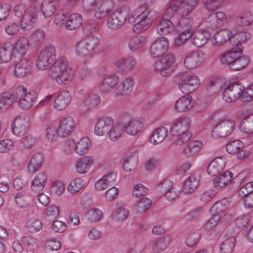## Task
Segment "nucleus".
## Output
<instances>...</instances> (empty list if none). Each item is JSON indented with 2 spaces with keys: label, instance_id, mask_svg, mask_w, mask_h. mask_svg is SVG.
Masks as SVG:
<instances>
[{
  "label": "nucleus",
  "instance_id": "57",
  "mask_svg": "<svg viewBox=\"0 0 253 253\" xmlns=\"http://www.w3.org/2000/svg\"><path fill=\"white\" fill-rule=\"evenodd\" d=\"M97 28L96 22L93 20L85 21L83 25V30L85 35L90 36Z\"/></svg>",
  "mask_w": 253,
  "mask_h": 253
},
{
  "label": "nucleus",
  "instance_id": "36",
  "mask_svg": "<svg viewBox=\"0 0 253 253\" xmlns=\"http://www.w3.org/2000/svg\"><path fill=\"white\" fill-rule=\"evenodd\" d=\"M229 205L228 200L226 198L218 201L215 202L211 207V213L214 216H218L225 211Z\"/></svg>",
  "mask_w": 253,
  "mask_h": 253
},
{
  "label": "nucleus",
  "instance_id": "43",
  "mask_svg": "<svg viewBox=\"0 0 253 253\" xmlns=\"http://www.w3.org/2000/svg\"><path fill=\"white\" fill-rule=\"evenodd\" d=\"M232 173L226 171L213 179V184L216 188H222L225 186L232 178Z\"/></svg>",
  "mask_w": 253,
  "mask_h": 253
},
{
  "label": "nucleus",
  "instance_id": "56",
  "mask_svg": "<svg viewBox=\"0 0 253 253\" xmlns=\"http://www.w3.org/2000/svg\"><path fill=\"white\" fill-rule=\"evenodd\" d=\"M83 180L80 178H76L70 182L67 187L68 191L71 194H74L80 191L84 187Z\"/></svg>",
  "mask_w": 253,
  "mask_h": 253
},
{
  "label": "nucleus",
  "instance_id": "34",
  "mask_svg": "<svg viewBox=\"0 0 253 253\" xmlns=\"http://www.w3.org/2000/svg\"><path fill=\"white\" fill-rule=\"evenodd\" d=\"M147 42V38L143 36H136L131 38L128 42L129 49L135 52L142 48Z\"/></svg>",
  "mask_w": 253,
  "mask_h": 253
},
{
  "label": "nucleus",
  "instance_id": "62",
  "mask_svg": "<svg viewBox=\"0 0 253 253\" xmlns=\"http://www.w3.org/2000/svg\"><path fill=\"white\" fill-rule=\"evenodd\" d=\"M59 215V209L56 206H49L46 208L45 217L47 220L55 219Z\"/></svg>",
  "mask_w": 253,
  "mask_h": 253
},
{
  "label": "nucleus",
  "instance_id": "18",
  "mask_svg": "<svg viewBox=\"0 0 253 253\" xmlns=\"http://www.w3.org/2000/svg\"><path fill=\"white\" fill-rule=\"evenodd\" d=\"M190 119L188 118H181L176 120L170 129L172 135L178 136L184 133H190L188 130L190 126Z\"/></svg>",
  "mask_w": 253,
  "mask_h": 253
},
{
  "label": "nucleus",
  "instance_id": "19",
  "mask_svg": "<svg viewBox=\"0 0 253 253\" xmlns=\"http://www.w3.org/2000/svg\"><path fill=\"white\" fill-rule=\"evenodd\" d=\"M32 61L29 59H22L15 65L14 75L16 77H24L32 72Z\"/></svg>",
  "mask_w": 253,
  "mask_h": 253
},
{
  "label": "nucleus",
  "instance_id": "59",
  "mask_svg": "<svg viewBox=\"0 0 253 253\" xmlns=\"http://www.w3.org/2000/svg\"><path fill=\"white\" fill-rule=\"evenodd\" d=\"M42 225L40 220L31 218L27 222V227L31 232H37L40 231L42 228Z\"/></svg>",
  "mask_w": 253,
  "mask_h": 253
},
{
  "label": "nucleus",
  "instance_id": "44",
  "mask_svg": "<svg viewBox=\"0 0 253 253\" xmlns=\"http://www.w3.org/2000/svg\"><path fill=\"white\" fill-rule=\"evenodd\" d=\"M202 146V143L200 141H192L184 149V153L189 157H194L199 152Z\"/></svg>",
  "mask_w": 253,
  "mask_h": 253
},
{
  "label": "nucleus",
  "instance_id": "10",
  "mask_svg": "<svg viewBox=\"0 0 253 253\" xmlns=\"http://www.w3.org/2000/svg\"><path fill=\"white\" fill-rule=\"evenodd\" d=\"M55 61V47L49 45L41 50L38 56L36 64L39 69L44 70L53 65Z\"/></svg>",
  "mask_w": 253,
  "mask_h": 253
},
{
  "label": "nucleus",
  "instance_id": "26",
  "mask_svg": "<svg viewBox=\"0 0 253 253\" xmlns=\"http://www.w3.org/2000/svg\"><path fill=\"white\" fill-rule=\"evenodd\" d=\"M244 143L239 140L231 141L226 146V149L229 154H236L237 159H242L245 156V153L243 150Z\"/></svg>",
  "mask_w": 253,
  "mask_h": 253
},
{
  "label": "nucleus",
  "instance_id": "61",
  "mask_svg": "<svg viewBox=\"0 0 253 253\" xmlns=\"http://www.w3.org/2000/svg\"><path fill=\"white\" fill-rule=\"evenodd\" d=\"M222 87V83L219 80L211 81L207 87V91L210 95L218 92Z\"/></svg>",
  "mask_w": 253,
  "mask_h": 253
},
{
  "label": "nucleus",
  "instance_id": "23",
  "mask_svg": "<svg viewBox=\"0 0 253 253\" xmlns=\"http://www.w3.org/2000/svg\"><path fill=\"white\" fill-rule=\"evenodd\" d=\"M136 65V59L132 56L119 59L115 62L118 68L125 72L132 71Z\"/></svg>",
  "mask_w": 253,
  "mask_h": 253
},
{
  "label": "nucleus",
  "instance_id": "53",
  "mask_svg": "<svg viewBox=\"0 0 253 253\" xmlns=\"http://www.w3.org/2000/svg\"><path fill=\"white\" fill-rule=\"evenodd\" d=\"M38 141L37 137L27 135L22 137L19 141V147L22 149H28L33 147Z\"/></svg>",
  "mask_w": 253,
  "mask_h": 253
},
{
  "label": "nucleus",
  "instance_id": "16",
  "mask_svg": "<svg viewBox=\"0 0 253 253\" xmlns=\"http://www.w3.org/2000/svg\"><path fill=\"white\" fill-rule=\"evenodd\" d=\"M168 48V39L161 37L157 39L152 43L150 48V53L151 56L154 58L158 57L165 53Z\"/></svg>",
  "mask_w": 253,
  "mask_h": 253
},
{
  "label": "nucleus",
  "instance_id": "29",
  "mask_svg": "<svg viewBox=\"0 0 253 253\" xmlns=\"http://www.w3.org/2000/svg\"><path fill=\"white\" fill-rule=\"evenodd\" d=\"M200 176L196 173L191 174L184 182L183 191L185 193H191L194 191L199 185Z\"/></svg>",
  "mask_w": 253,
  "mask_h": 253
},
{
  "label": "nucleus",
  "instance_id": "40",
  "mask_svg": "<svg viewBox=\"0 0 253 253\" xmlns=\"http://www.w3.org/2000/svg\"><path fill=\"white\" fill-rule=\"evenodd\" d=\"M174 30L173 24L168 19L162 20L157 27V30L160 35H167Z\"/></svg>",
  "mask_w": 253,
  "mask_h": 253
},
{
  "label": "nucleus",
  "instance_id": "20",
  "mask_svg": "<svg viewBox=\"0 0 253 253\" xmlns=\"http://www.w3.org/2000/svg\"><path fill=\"white\" fill-rule=\"evenodd\" d=\"M114 125V121L110 117H103L96 123L94 133L98 136L108 135L111 126Z\"/></svg>",
  "mask_w": 253,
  "mask_h": 253
},
{
  "label": "nucleus",
  "instance_id": "30",
  "mask_svg": "<svg viewBox=\"0 0 253 253\" xmlns=\"http://www.w3.org/2000/svg\"><path fill=\"white\" fill-rule=\"evenodd\" d=\"M224 166V162L222 159H215L208 166L207 172L209 175L212 176H216L223 170Z\"/></svg>",
  "mask_w": 253,
  "mask_h": 253
},
{
  "label": "nucleus",
  "instance_id": "13",
  "mask_svg": "<svg viewBox=\"0 0 253 253\" xmlns=\"http://www.w3.org/2000/svg\"><path fill=\"white\" fill-rule=\"evenodd\" d=\"M244 89V87L241 84L234 82L225 88L222 94V98L226 102H232L238 98L241 100Z\"/></svg>",
  "mask_w": 253,
  "mask_h": 253
},
{
  "label": "nucleus",
  "instance_id": "9",
  "mask_svg": "<svg viewBox=\"0 0 253 253\" xmlns=\"http://www.w3.org/2000/svg\"><path fill=\"white\" fill-rule=\"evenodd\" d=\"M15 102H17L19 107L23 110L30 108L36 101V94L35 92H28L23 86L16 87L13 91Z\"/></svg>",
  "mask_w": 253,
  "mask_h": 253
},
{
  "label": "nucleus",
  "instance_id": "37",
  "mask_svg": "<svg viewBox=\"0 0 253 253\" xmlns=\"http://www.w3.org/2000/svg\"><path fill=\"white\" fill-rule=\"evenodd\" d=\"M13 45L10 42L6 43L0 47V63L10 61L12 55Z\"/></svg>",
  "mask_w": 253,
  "mask_h": 253
},
{
  "label": "nucleus",
  "instance_id": "52",
  "mask_svg": "<svg viewBox=\"0 0 253 253\" xmlns=\"http://www.w3.org/2000/svg\"><path fill=\"white\" fill-rule=\"evenodd\" d=\"M152 201L146 198H143L139 200L134 206V210L139 213H142L146 211L151 207Z\"/></svg>",
  "mask_w": 253,
  "mask_h": 253
},
{
  "label": "nucleus",
  "instance_id": "21",
  "mask_svg": "<svg viewBox=\"0 0 253 253\" xmlns=\"http://www.w3.org/2000/svg\"><path fill=\"white\" fill-rule=\"evenodd\" d=\"M134 83L132 77H126L115 89V95L119 96L128 95L132 91Z\"/></svg>",
  "mask_w": 253,
  "mask_h": 253
},
{
  "label": "nucleus",
  "instance_id": "49",
  "mask_svg": "<svg viewBox=\"0 0 253 253\" xmlns=\"http://www.w3.org/2000/svg\"><path fill=\"white\" fill-rule=\"evenodd\" d=\"M241 131L245 133H253V114L245 117L240 125Z\"/></svg>",
  "mask_w": 253,
  "mask_h": 253
},
{
  "label": "nucleus",
  "instance_id": "11",
  "mask_svg": "<svg viewBox=\"0 0 253 253\" xmlns=\"http://www.w3.org/2000/svg\"><path fill=\"white\" fill-rule=\"evenodd\" d=\"M174 61L175 57L173 54H167L156 62L154 69L163 76L167 77L173 71L172 65Z\"/></svg>",
  "mask_w": 253,
  "mask_h": 253
},
{
  "label": "nucleus",
  "instance_id": "54",
  "mask_svg": "<svg viewBox=\"0 0 253 253\" xmlns=\"http://www.w3.org/2000/svg\"><path fill=\"white\" fill-rule=\"evenodd\" d=\"M209 37L205 35V33L196 32L193 35L191 42L192 44L197 47H201L204 45Z\"/></svg>",
  "mask_w": 253,
  "mask_h": 253
},
{
  "label": "nucleus",
  "instance_id": "5",
  "mask_svg": "<svg viewBox=\"0 0 253 253\" xmlns=\"http://www.w3.org/2000/svg\"><path fill=\"white\" fill-rule=\"evenodd\" d=\"M113 0H92L85 3L84 8L86 12H94V16L99 19L105 17L113 7Z\"/></svg>",
  "mask_w": 253,
  "mask_h": 253
},
{
  "label": "nucleus",
  "instance_id": "42",
  "mask_svg": "<svg viewBox=\"0 0 253 253\" xmlns=\"http://www.w3.org/2000/svg\"><path fill=\"white\" fill-rule=\"evenodd\" d=\"M125 125L124 123H119L114 126H111L108 134L110 139L113 141L118 140L125 130Z\"/></svg>",
  "mask_w": 253,
  "mask_h": 253
},
{
  "label": "nucleus",
  "instance_id": "6",
  "mask_svg": "<svg viewBox=\"0 0 253 253\" xmlns=\"http://www.w3.org/2000/svg\"><path fill=\"white\" fill-rule=\"evenodd\" d=\"M138 10L139 14L136 16L137 22L132 28V30L136 33L147 29L150 23L154 19L152 14V11L147 4L140 6Z\"/></svg>",
  "mask_w": 253,
  "mask_h": 253
},
{
  "label": "nucleus",
  "instance_id": "28",
  "mask_svg": "<svg viewBox=\"0 0 253 253\" xmlns=\"http://www.w3.org/2000/svg\"><path fill=\"white\" fill-rule=\"evenodd\" d=\"M194 103L192 97L190 95H186L177 100L175 109L178 112H186L193 107Z\"/></svg>",
  "mask_w": 253,
  "mask_h": 253
},
{
  "label": "nucleus",
  "instance_id": "17",
  "mask_svg": "<svg viewBox=\"0 0 253 253\" xmlns=\"http://www.w3.org/2000/svg\"><path fill=\"white\" fill-rule=\"evenodd\" d=\"M204 61V54L200 51H192L186 55L184 64L188 69H194L200 66Z\"/></svg>",
  "mask_w": 253,
  "mask_h": 253
},
{
  "label": "nucleus",
  "instance_id": "24",
  "mask_svg": "<svg viewBox=\"0 0 253 253\" xmlns=\"http://www.w3.org/2000/svg\"><path fill=\"white\" fill-rule=\"evenodd\" d=\"M59 0H43L40 7L42 15L48 18L56 11L59 5Z\"/></svg>",
  "mask_w": 253,
  "mask_h": 253
},
{
  "label": "nucleus",
  "instance_id": "25",
  "mask_svg": "<svg viewBox=\"0 0 253 253\" xmlns=\"http://www.w3.org/2000/svg\"><path fill=\"white\" fill-rule=\"evenodd\" d=\"M71 101L70 92L67 90L61 92L55 98L54 107L57 110H63L68 106Z\"/></svg>",
  "mask_w": 253,
  "mask_h": 253
},
{
  "label": "nucleus",
  "instance_id": "15",
  "mask_svg": "<svg viewBox=\"0 0 253 253\" xmlns=\"http://www.w3.org/2000/svg\"><path fill=\"white\" fill-rule=\"evenodd\" d=\"M76 126L74 119L71 116L63 118L57 128V135L60 137L69 136L74 130Z\"/></svg>",
  "mask_w": 253,
  "mask_h": 253
},
{
  "label": "nucleus",
  "instance_id": "12",
  "mask_svg": "<svg viewBox=\"0 0 253 253\" xmlns=\"http://www.w3.org/2000/svg\"><path fill=\"white\" fill-rule=\"evenodd\" d=\"M235 122L230 120H221L217 122L212 131V136L221 138L230 134L233 131Z\"/></svg>",
  "mask_w": 253,
  "mask_h": 253
},
{
  "label": "nucleus",
  "instance_id": "47",
  "mask_svg": "<svg viewBox=\"0 0 253 253\" xmlns=\"http://www.w3.org/2000/svg\"><path fill=\"white\" fill-rule=\"evenodd\" d=\"M42 156L40 153L34 155L31 159L28 166V169L30 172H35L40 169L42 164Z\"/></svg>",
  "mask_w": 253,
  "mask_h": 253
},
{
  "label": "nucleus",
  "instance_id": "48",
  "mask_svg": "<svg viewBox=\"0 0 253 253\" xmlns=\"http://www.w3.org/2000/svg\"><path fill=\"white\" fill-rule=\"evenodd\" d=\"M91 146V140L87 137H83L76 145L75 151L79 155L86 153Z\"/></svg>",
  "mask_w": 253,
  "mask_h": 253
},
{
  "label": "nucleus",
  "instance_id": "35",
  "mask_svg": "<svg viewBox=\"0 0 253 253\" xmlns=\"http://www.w3.org/2000/svg\"><path fill=\"white\" fill-rule=\"evenodd\" d=\"M47 176L44 172L39 173L33 180L31 188L36 192L42 190L45 185Z\"/></svg>",
  "mask_w": 253,
  "mask_h": 253
},
{
  "label": "nucleus",
  "instance_id": "39",
  "mask_svg": "<svg viewBox=\"0 0 253 253\" xmlns=\"http://www.w3.org/2000/svg\"><path fill=\"white\" fill-rule=\"evenodd\" d=\"M93 160L90 157H84L79 159L76 164L77 171L80 173H85L92 164Z\"/></svg>",
  "mask_w": 253,
  "mask_h": 253
},
{
  "label": "nucleus",
  "instance_id": "58",
  "mask_svg": "<svg viewBox=\"0 0 253 253\" xmlns=\"http://www.w3.org/2000/svg\"><path fill=\"white\" fill-rule=\"evenodd\" d=\"M240 187L238 194L240 196L244 198L253 192V181L248 182L246 184L242 182Z\"/></svg>",
  "mask_w": 253,
  "mask_h": 253
},
{
  "label": "nucleus",
  "instance_id": "14",
  "mask_svg": "<svg viewBox=\"0 0 253 253\" xmlns=\"http://www.w3.org/2000/svg\"><path fill=\"white\" fill-rule=\"evenodd\" d=\"M97 39L91 38L77 42L76 44V51L79 55L84 57L90 53L97 45Z\"/></svg>",
  "mask_w": 253,
  "mask_h": 253
},
{
  "label": "nucleus",
  "instance_id": "7",
  "mask_svg": "<svg viewBox=\"0 0 253 253\" xmlns=\"http://www.w3.org/2000/svg\"><path fill=\"white\" fill-rule=\"evenodd\" d=\"M175 81L178 84L180 91L184 94L193 92L198 88L199 83L197 76L187 72L177 74L175 77Z\"/></svg>",
  "mask_w": 253,
  "mask_h": 253
},
{
  "label": "nucleus",
  "instance_id": "55",
  "mask_svg": "<svg viewBox=\"0 0 253 253\" xmlns=\"http://www.w3.org/2000/svg\"><path fill=\"white\" fill-rule=\"evenodd\" d=\"M128 213L129 211L126 208L121 207L114 211L111 217L113 220L121 222L126 219Z\"/></svg>",
  "mask_w": 253,
  "mask_h": 253
},
{
  "label": "nucleus",
  "instance_id": "51",
  "mask_svg": "<svg viewBox=\"0 0 253 253\" xmlns=\"http://www.w3.org/2000/svg\"><path fill=\"white\" fill-rule=\"evenodd\" d=\"M137 164V159L134 155L130 154L123 159V168L126 172L134 169Z\"/></svg>",
  "mask_w": 253,
  "mask_h": 253
},
{
  "label": "nucleus",
  "instance_id": "38",
  "mask_svg": "<svg viewBox=\"0 0 253 253\" xmlns=\"http://www.w3.org/2000/svg\"><path fill=\"white\" fill-rule=\"evenodd\" d=\"M83 19L79 13H73L68 17L66 21V28L68 30H75L79 28L82 25Z\"/></svg>",
  "mask_w": 253,
  "mask_h": 253
},
{
  "label": "nucleus",
  "instance_id": "45",
  "mask_svg": "<svg viewBox=\"0 0 253 253\" xmlns=\"http://www.w3.org/2000/svg\"><path fill=\"white\" fill-rule=\"evenodd\" d=\"M170 242L169 236H165L163 238L157 240L153 242L152 250L154 252L158 253L165 251L168 247Z\"/></svg>",
  "mask_w": 253,
  "mask_h": 253
},
{
  "label": "nucleus",
  "instance_id": "2",
  "mask_svg": "<svg viewBox=\"0 0 253 253\" xmlns=\"http://www.w3.org/2000/svg\"><path fill=\"white\" fill-rule=\"evenodd\" d=\"M14 19L20 24L22 29H29L33 26L37 18V12L34 8L26 9L23 3L16 4L13 9Z\"/></svg>",
  "mask_w": 253,
  "mask_h": 253
},
{
  "label": "nucleus",
  "instance_id": "41",
  "mask_svg": "<svg viewBox=\"0 0 253 253\" xmlns=\"http://www.w3.org/2000/svg\"><path fill=\"white\" fill-rule=\"evenodd\" d=\"M15 98L12 94L4 92L0 95V109L6 111L15 102Z\"/></svg>",
  "mask_w": 253,
  "mask_h": 253
},
{
  "label": "nucleus",
  "instance_id": "31",
  "mask_svg": "<svg viewBox=\"0 0 253 253\" xmlns=\"http://www.w3.org/2000/svg\"><path fill=\"white\" fill-rule=\"evenodd\" d=\"M124 124L125 125V130L130 135H136L143 127V123L135 119H131L127 123Z\"/></svg>",
  "mask_w": 253,
  "mask_h": 253
},
{
  "label": "nucleus",
  "instance_id": "22",
  "mask_svg": "<svg viewBox=\"0 0 253 253\" xmlns=\"http://www.w3.org/2000/svg\"><path fill=\"white\" fill-rule=\"evenodd\" d=\"M232 32L228 29H222L217 32L211 39L212 45L214 47H219L230 39Z\"/></svg>",
  "mask_w": 253,
  "mask_h": 253
},
{
  "label": "nucleus",
  "instance_id": "32",
  "mask_svg": "<svg viewBox=\"0 0 253 253\" xmlns=\"http://www.w3.org/2000/svg\"><path fill=\"white\" fill-rule=\"evenodd\" d=\"M168 129L162 126L155 130L150 138V141L154 145L162 142L168 135Z\"/></svg>",
  "mask_w": 253,
  "mask_h": 253
},
{
  "label": "nucleus",
  "instance_id": "3",
  "mask_svg": "<svg viewBox=\"0 0 253 253\" xmlns=\"http://www.w3.org/2000/svg\"><path fill=\"white\" fill-rule=\"evenodd\" d=\"M199 0H171L169 6L165 11L164 16L166 19L173 17L175 12L179 11L181 15H187L191 12L196 7Z\"/></svg>",
  "mask_w": 253,
  "mask_h": 253
},
{
  "label": "nucleus",
  "instance_id": "4",
  "mask_svg": "<svg viewBox=\"0 0 253 253\" xmlns=\"http://www.w3.org/2000/svg\"><path fill=\"white\" fill-rule=\"evenodd\" d=\"M55 73L52 77L59 84H65L71 80L75 73L74 70L69 66L67 59L61 58L54 67Z\"/></svg>",
  "mask_w": 253,
  "mask_h": 253
},
{
  "label": "nucleus",
  "instance_id": "33",
  "mask_svg": "<svg viewBox=\"0 0 253 253\" xmlns=\"http://www.w3.org/2000/svg\"><path fill=\"white\" fill-rule=\"evenodd\" d=\"M29 40L24 37H21L13 46V53L19 56L24 55L29 47Z\"/></svg>",
  "mask_w": 253,
  "mask_h": 253
},
{
  "label": "nucleus",
  "instance_id": "27",
  "mask_svg": "<svg viewBox=\"0 0 253 253\" xmlns=\"http://www.w3.org/2000/svg\"><path fill=\"white\" fill-rule=\"evenodd\" d=\"M119 81V77L115 74L108 75L105 78L100 86L102 91L109 93L112 91Z\"/></svg>",
  "mask_w": 253,
  "mask_h": 253
},
{
  "label": "nucleus",
  "instance_id": "50",
  "mask_svg": "<svg viewBox=\"0 0 253 253\" xmlns=\"http://www.w3.org/2000/svg\"><path fill=\"white\" fill-rule=\"evenodd\" d=\"M235 238L233 236L227 238L221 244L220 253H231L235 246Z\"/></svg>",
  "mask_w": 253,
  "mask_h": 253
},
{
  "label": "nucleus",
  "instance_id": "46",
  "mask_svg": "<svg viewBox=\"0 0 253 253\" xmlns=\"http://www.w3.org/2000/svg\"><path fill=\"white\" fill-rule=\"evenodd\" d=\"M100 102V98L98 94L89 93L85 95L84 103L88 109H92L97 106Z\"/></svg>",
  "mask_w": 253,
  "mask_h": 253
},
{
  "label": "nucleus",
  "instance_id": "64",
  "mask_svg": "<svg viewBox=\"0 0 253 253\" xmlns=\"http://www.w3.org/2000/svg\"><path fill=\"white\" fill-rule=\"evenodd\" d=\"M27 194L24 192H19L15 195V202L18 206L21 208L26 207L28 206Z\"/></svg>",
  "mask_w": 253,
  "mask_h": 253
},
{
  "label": "nucleus",
  "instance_id": "1",
  "mask_svg": "<svg viewBox=\"0 0 253 253\" xmlns=\"http://www.w3.org/2000/svg\"><path fill=\"white\" fill-rule=\"evenodd\" d=\"M238 49L233 48L232 50L222 54L221 62L226 64L232 70H240L246 67L250 62L248 57L239 55L243 49L242 44L237 45Z\"/></svg>",
  "mask_w": 253,
  "mask_h": 253
},
{
  "label": "nucleus",
  "instance_id": "60",
  "mask_svg": "<svg viewBox=\"0 0 253 253\" xmlns=\"http://www.w3.org/2000/svg\"><path fill=\"white\" fill-rule=\"evenodd\" d=\"M206 9L209 11H214L217 9L223 0H202Z\"/></svg>",
  "mask_w": 253,
  "mask_h": 253
},
{
  "label": "nucleus",
  "instance_id": "63",
  "mask_svg": "<svg viewBox=\"0 0 253 253\" xmlns=\"http://www.w3.org/2000/svg\"><path fill=\"white\" fill-rule=\"evenodd\" d=\"M102 212L98 209L89 211L86 213L87 219L92 222L97 221L102 217Z\"/></svg>",
  "mask_w": 253,
  "mask_h": 253
},
{
  "label": "nucleus",
  "instance_id": "8",
  "mask_svg": "<svg viewBox=\"0 0 253 253\" xmlns=\"http://www.w3.org/2000/svg\"><path fill=\"white\" fill-rule=\"evenodd\" d=\"M130 11L128 6L124 5L111 13L107 19L108 27L113 31H117L121 28L126 22Z\"/></svg>",
  "mask_w": 253,
  "mask_h": 253
}]
</instances>
